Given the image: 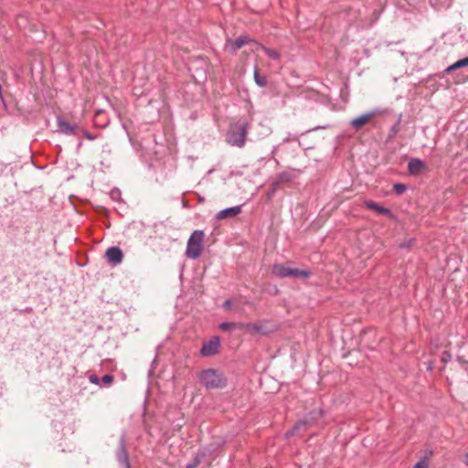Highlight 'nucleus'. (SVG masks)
<instances>
[{
    "instance_id": "4468645a",
    "label": "nucleus",
    "mask_w": 468,
    "mask_h": 468,
    "mask_svg": "<svg viewBox=\"0 0 468 468\" xmlns=\"http://www.w3.org/2000/svg\"><path fill=\"white\" fill-rule=\"evenodd\" d=\"M409 171L410 174H419L424 168V163L420 159H412L409 162Z\"/></svg>"
},
{
    "instance_id": "1a4fd4ad",
    "label": "nucleus",
    "mask_w": 468,
    "mask_h": 468,
    "mask_svg": "<svg viewBox=\"0 0 468 468\" xmlns=\"http://www.w3.org/2000/svg\"><path fill=\"white\" fill-rule=\"evenodd\" d=\"M240 213H241V207L236 206V207H228L223 210H220L217 214L216 218H217V219L220 220V219H224L227 218H234Z\"/></svg>"
},
{
    "instance_id": "20e7f679",
    "label": "nucleus",
    "mask_w": 468,
    "mask_h": 468,
    "mask_svg": "<svg viewBox=\"0 0 468 468\" xmlns=\"http://www.w3.org/2000/svg\"><path fill=\"white\" fill-rule=\"evenodd\" d=\"M199 380L207 388H220L226 385L224 378L215 369L201 372Z\"/></svg>"
},
{
    "instance_id": "c85d7f7f",
    "label": "nucleus",
    "mask_w": 468,
    "mask_h": 468,
    "mask_svg": "<svg viewBox=\"0 0 468 468\" xmlns=\"http://www.w3.org/2000/svg\"><path fill=\"white\" fill-rule=\"evenodd\" d=\"M464 462H465L466 464H468V453L465 455Z\"/></svg>"
},
{
    "instance_id": "a878e982",
    "label": "nucleus",
    "mask_w": 468,
    "mask_h": 468,
    "mask_svg": "<svg viewBox=\"0 0 468 468\" xmlns=\"http://www.w3.org/2000/svg\"><path fill=\"white\" fill-rule=\"evenodd\" d=\"M90 381L93 384H99V378L96 375H90Z\"/></svg>"
},
{
    "instance_id": "4be33fe9",
    "label": "nucleus",
    "mask_w": 468,
    "mask_h": 468,
    "mask_svg": "<svg viewBox=\"0 0 468 468\" xmlns=\"http://www.w3.org/2000/svg\"><path fill=\"white\" fill-rule=\"evenodd\" d=\"M101 381L102 383H104L105 385H110L112 383L113 381V377L112 375H104L102 378H101Z\"/></svg>"
},
{
    "instance_id": "6ab92c4d",
    "label": "nucleus",
    "mask_w": 468,
    "mask_h": 468,
    "mask_svg": "<svg viewBox=\"0 0 468 468\" xmlns=\"http://www.w3.org/2000/svg\"><path fill=\"white\" fill-rule=\"evenodd\" d=\"M219 328L223 331H233L235 330L234 323L224 322L219 324Z\"/></svg>"
},
{
    "instance_id": "9b49d317",
    "label": "nucleus",
    "mask_w": 468,
    "mask_h": 468,
    "mask_svg": "<svg viewBox=\"0 0 468 468\" xmlns=\"http://www.w3.org/2000/svg\"><path fill=\"white\" fill-rule=\"evenodd\" d=\"M376 115L375 112H371L363 115H360L351 121V125L356 130L363 127L372 117Z\"/></svg>"
},
{
    "instance_id": "39448f33",
    "label": "nucleus",
    "mask_w": 468,
    "mask_h": 468,
    "mask_svg": "<svg viewBox=\"0 0 468 468\" xmlns=\"http://www.w3.org/2000/svg\"><path fill=\"white\" fill-rule=\"evenodd\" d=\"M271 273L279 278H308L310 276L308 271L292 268L285 264H274L271 269Z\"/></svg>"
},
{
    "instance_id": "f03ea898",
    "label": "nucleus",
    "mask_w": 468,
    "mask_h": 468,
    "mask_svg": "<svg viewBox=\"0 0 468 468\" xmlns=\"http://www.w3.org/2000/svg\"><path fill=\"white\" fill-rule=\"evenodd\" d=\"M247 133V122L231 125L227 134V142L233 146L243 147L246 142Z\"/></svg>"
},
{
    "instance_id": "aec40b11",
    "label": "nucleus",
    "mask_w": 468,
    "mask_h": 468,
    "mask_svg": "<svg viewBox=\"0 0 468 468\" xmlns=\"http://www.w3.org/2000/svg\"><path fill=\"white\" fill-rule=\"evenodd\" d=\"M399 122L400 120H399V122L390 128L388 134L390 138L394 137L398 133Z\"/></svg>"
},
{
    "instance_id": "393cba45",
    "label": "nucleus",
    "mask_w": 468,
    "mask_h": 468,
    "mask_svg": "<svg viewBox=\"0 0 468 468\" xmlns=\"http://www.w3.org/2000/svg\"><path fill=\"white\" fill-rule=\"evenodd\" d=\"M452 356L451 354L448 352V351H444L441 355V360L446 363L448 361H450Z\"/></svg>"
},
{
    "instance_id": "b1692460",
    "label": "nucleus",
    "mask_w": 468,
    "mask_h": 468,
    "mask_svg": "<svg viewBox=\"0 0 468 468\" xmlns=\"http://www.w3.org/2000/svg\"><path fill=\"white\" fill-rule=\"evenodd\" d=\"M234 325H235V330H237V329L242 330L246 334V326L248 325V323L247 324L234 323Z\"/></svg>"
},
{
    "instance_id": "f8f14e48",
    "label": "nucleus",
    "mask_w": 468,
    "mask_h": 468,
    "mask_svg": "<svg viewBox=\"0 0 468 468\" xmlns=\"http://www.w3.org/2000/svg\"><path fill=\"white\" fill-rule=\"evenodd\" d=\"M58 126L59 132L66 134L73 133L77 128V125H72L69 122L63 120L62 118H58Z\"/></svg>"
},
{
    "instance_id": "7ed1b4c3",
    "label": "nucleus",
    "mask_w": 468,
    "mask_h": 468,
    "mask_svg": "<svg viewBox=\"0 0 468 468\" xmlns=\"http://www.w3.org/2000/svg\"><path fill=\"white\" fill-rule=\"evenodd\" d=\"M278 330V324L270 320H261L255 323H248L246 334L255 335H267Z\"/></svg>"
},
{
    "instance_id": "5701e85b",
    "label": "nucleus",
    "mask_w": 468,
    "mask_h": 468,
    "mask_svg": "<svg viewBox=\"0 0 468 468\" xmlns=\"http://www.w3.org/2000/svg\"><path fill=\"white\" fill-rule=\"evenodd\" d=\"M394 190L398 194H402L406 190V186L403 184H395Z\"/></svg>"
},
{
    "instance_id": "ddd939ff",
    "label": "nucleus",
    "mask_w": 468,
    "mask_h": 468,
    "mask_svg": "<svg viewBox=\"0 0 468 468\" xmlns=\"http://www.w3.org/2000/svg\"><path fill=\"white\" fill-rule=\"evenodd\" d=\"M364 205L367 208L371 209L378 214L388 215V216H389L391 214V212L388 208L383 207L375 202L365 201Z\"/></svg>"
},
{
    "instance_id": "412c9836",
    "label": "nucleus",
    "mask_w": 468,
    "mask_h": 468,
    "mask_svg": "<svg viewBox=\"0 0 468 468\" xmlns=\"http://www.w3.org/2000/svg\"><path fill=\"white\" fill-rule=\"evenodd\" d=\"M429 467V463L426 459H421L420 461H419L413 468H428Z\"/></svg>"
},
{
    "instance_id": "0eeeda50",
    "label": "nucleus",
    "mask_w": 468,
    "mask_h": 468,
    "mask_svg": "<svg viewBox=\"0 0 468 468\" xmlns=\"http://www.w3.org/2000/svg\"><path fill=\"white\" fill-rule=\"evenodd\" d=\"M108 262L113 266L120 264L123 260V253L118 247H111L105 252Z\"/></svg>"
},
{
    "instance_id": "9d476101",
    "label": "nucleus",
    "mask_w": 468,
    "mask_h": 468,
    "mask_svg": "<svg viewBox=\"0 0 468 468\" xmlns=\"http://www.w3.org/2000/svg\"><path fill=\"white\" fill-rule=\"evenodd\" d=\"M117 459H118L119 463L123 465L124 468H130L129 457H128L127 451L125 449L123 438H122L121 442H120V448L117 452Z\"/></svg>"
},
{
    "instance_id": "cd10ccee",
    "label": "nucleus",
    "mask_w": 468,
    "mask_h": 468,
    "mask_svg": "<svg viewBox=\"0 0 468 468\" xmlns=\"http://www.w3.org/2000/svg\"><path fill=\"white\" fill-rule=\"evenodd\" d=\"M225 306H229L230 305V302L229 301H226L225 303H224Z\"/></svg>"
},
{
    "instance_id": "423d86ee",
    "label": "nucleus",
    "mask_w": 468,
    "mask_h": 468,
    "mask_svg": "<svg viewBox=\"0 0 468 468\" xmlns=\"http://www.w3.org/2000/svg\"><path fill=\"white\" fill-rule=\"evenodd\" d=\"M250 42L252 40L245 36H240L235 40L228 39L225 44V50L230 54H235L243 46Z\"/></svg>"
},
{
    "instance_id": "dca6fc26",
    "label": "nucleus",
    "mask_w": 468,
    "mask_h": 468,
    "mask_svg": "<svg viewBox=\"0 0 468 468\" xmlns=\"http://www.w3.org/2000/svg\"><path fill=\"white\" fill-rule=\"evenodd\" d=\"M468 67V57L459 59L450 67L446 69V72H451L460 68Z\"/></svg>"
},
{
    "instance_id": "f257e3e1",
    "label": "nucleus",
    "mask_w": 468,
    "mask_h": 468,
    "mask_svg": "<svg viewBox=\"0 0 468 468\" xmlns=\"http://www.w3.org/2000/svg\"><path fill=\"white\" fill-rule=\"evenodd\" d=\"M205 233L202 230H195L187 240L186 255L189 259H197L203 250Z\"/></svg>"
},
{
    "instance_id": "2eb2a0df",
    "label": "nucleus",
    "mask_w": 468,
    "mask_h": 468,
    "mask_svg": "<svg viewBox=\"0 0 468 468\" xmlns=\"http://www.w3.org/2000/svg\"><path fill=\"white\" fill-rule=\"evenodd\" d=\"M256 50L262 49L267 54V56L272 59H279L280 58V53L275 49L268 48L261 44L255 43Z\"/></svg>"
},
{
    "instance_id": "bb28decb",
    "label": "nucleus",
    "mask_w": 468,
    "mask_h": 468,
    "mask_svg": "<svg viewBox=\"0 0 468 468\" xmlns=\"http://www.w3.org/2000/svg\"><path fill=\"white\" fill-rule=\"evenodd\" d=\"M84 136L88 139V140H94L96 138V136L92 135L91 133H90L89 132L85 131L83 133Z\"/></svg>"
},
{
    "instance_id": "6e6552de",
    "label": "nucleus",
    "mask_w": 468,
    "mask_h": 468,
    "mask_svg": "<svg viewBox=\"0 0 468 468\" xmlns=\"http://www.w3.org/2000/svg\"><path fill=\"white\" fill-rule=\"evenodd\" d=\"M219 347V338L218 336L213 337L207 343H205L200 350V353L204 356H209L215 355Z\"/></svg>"
},
{
    "instance_id": "a211bd4d",
    "label": "nucleus",
    "mask_w": 468,
    "mask_h": 468,
    "mask_svg": "<svg viewBox=\"0 0 468 468\" xmlns=\"http://www.w3.org/2000/svg\"><path fill=\"white\" fill-rule=\"evenodd\" d=\"M204 458V453H197L194 459L186 465V468H197Z\"/></svg>"
},
{
    "instance_id": "f3484780",
    "label": "nucleus",
    "mask_w": 468,
    "mask_h": 468,
    "mask_svg": "<svg viewBox=\"0 0 468 468\" xmlns=\"http://www.w3.org/2000/svg\"><path fill=\"white\" fill-rule=\"evenodd\" d=\"M254 80H255L256 84L260 87H265L267 85L266 77L261 76L259 73V69L257 67L254 69Z\"/></svg>"
}]
</instances>
